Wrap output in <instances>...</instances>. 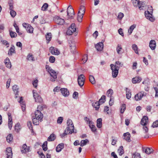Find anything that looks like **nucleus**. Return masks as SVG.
<instances>
[{
  "instance_id": "39448f33",
  "label": "nucleus",
  "mask_w": 158,
  "mask_h": 158,
  "mask_svg": "<svg viewBox=\"0 0 158 158\" xmlns=\"http://www.w3.org/2000/svg\"><path fill=\"white\" fill-rule=\"evenodd\" d=\"M112 70V75L113 77H116L118 74L119 67L116 65L111 64L110 65Z\"/></svg>"
},
{
  "instance_id": "e433bc0d",
  "label": "nucleus",
  "mask_w": 158,
  "mask_h": 158,
  "mask_svg": "<svg viewBox=\"0 0 158 158\" xmlns=\"http://www.w3.org/2000/svg\"><path fill=\"white\" fill-rule=\"evenodd\" d=\"M89 142V141L88 139H86L84 140H82L80 143V146H83L84 145H86L87 143H88Z\"/></svg>"
},
{
  "instance_id": "4be33fe9",
  "label": "nucleus",
  "mask_w": 158,
  "mask_h": 158,
  "mask_svg": "<svg viewBox=\"0 0 158 158\" xmlns=\"http://www.w3.org/2000/svg\"><path fill=\"white\" fill-rule=\"evenodd\" d=\"M143 151L147 154H150L153 151V150L151 148H143Z\"/></svg>"
},
{
  "instance_id": "ddd939ff",
  "label": "nucleus",
  "mask_w": 158,
  "mask_h": 158,
  "mask_svg": "<svg viewBox=\"0 0 158 158\" xmlns=\"http://www.w3.org/2000/svg\"><path fill=\"white\" fill-rule=\"evenodd\" d=\"M35 117L38 119V120L41 121L43 118V115L39 110H37L35 112Z\"/></svg>"
},
{
  "instance_id": "423d86ee",
  "label": "nucleus",
  "mask_w": 158,
  "mask_h": 158,
  "mask_svg": "<svg viewBox=\"0 0 158 158\" xmlns=\"http://www.w3.org/2000/svg\"><path fill=\"white\" fill-rule=\"evenodd\" d=\"M132 2L133 6L136 7L138 6L140 10L143 9V3H140L139 0H131Z\"/></svg>"
},
{
  "instance_id": "338daca9",
  "label": "nucleus",
  "mask_w": 158,
  "mask_h": 158,
  "mask_svg": "<svg viewBox=\"0 0 158 158\" xmlns=\"http://www.w3.org/2000/svg\"><path fill=\"white\" fill-rule=\"evenodd\" d=\"M14 26L16 30V32H18V31L19 30L18 26L17 25V24L16 23H14Z\"/></svg>"
},
{
  "instance_id": "603ef678",
  "label": "nucleus",
  "mask_w": 158,
  "mask_h": 158,
  "mask_svg": "<svg viewBox=\"0 0 158 158\" xmlns=\"http://www.w3.org/2000/svg\"><path fill=\"white\" fill-rule=\"evenodd\" d=\"M83 15L81 14H79V13H78L77 20L78 22H81L82 21Z\"/></svg>"
},
{
  "instance_id": "2eb2a0df",
  "label": "nucleus",
  "mask_w": 158,
  "mask_h": 158,
  "mask_svg": "<svg viewBox=\"0 0 158 158\" xmlns=\"http://www.w3.org/2000/svg\"><path fill=\"white\" fill-rule=\"evenodd\" d=\"M49 50L51 53L53 55H58L60 53L59 51L57 48L54 47H50Z\"/></svg>"
},
{
  "instance_id": "de8ad7c7",
  "label": "nucleus",
  "mask_w": 158,
  "mask_h": 158,
  "mask_svg": "<svg viewBox=\"0 0 158 158\" xmlns=\"http://www.w3.org/2000/svg\"><path fill=\"white\" fill-rule=\"evenodd\" d=\"M48 7V4L47 3H45L41 7V10L43 11L46 10Z\"/></svg>"
},
{
  "instance_id": "f257e3e1",
  "label": "nucleus",
  "mask_w": 158,
  "mask_h": 158,
  "mask_svg": "<svg viewBox=\"0 0 158 158\" xmlns=\"http://www.w3.org/2000/svg\"><path fill=\"white\" fill-rule=\"evenodd\" d=\"M152 12L153 8L151 6L149 7L147 11L145 12V17L147 19H149L152 22H153L154 20V19L152 17Z\"/></svg>"
},
{
  "instance_id": "9b49d317",
  "label": "nucleus",
  "mask_w": 158,
  "mask_h": 158,
  "mask_svg": "<svg viewBox=\"0 0 158 158\" xmlns=\"http://www.w3.org/2000/svg\"><path fill=\"white\" fill-rule=\"evenodd\" d=\"M54 20L56 23L60 25H63L65 22L63 19H62L60 17L57 16H55L54 17Z\"/></svg>"
},
{
  "instance_id": "72a5a7b5",
  "label": "nucleus",
  "mask_w": 158,
  "mask_h": 158,
  "mask_svg": "<svg viewBox=\"0 0 158 158\" xmlns=\"http://www.w3.org/2000/svg\"><path fill=\"white\" fill-rule=\"evenodd\" d=\"M100 103L99 102H94L92 103V106L95 108L96 110H98L99 108Z\"/></svg>"
},
{
  "instance_id": "8fccbe9b",
  "label": "nucleus",
  "mask_w": 158,
  "mask_h": 158,
  "mask_svg": "<svg viewBox=\"0 0 158 158\" xmlns=\"http://www.w3.org/2000/svg\"><path fill=\"white\" fill-rule=\"evenodd\" d=\"M126 109V105L125 104H123L122 105L121 109L120 112L121 113H123Z\"/></svg>"
},
{
  "instance_id": "2f4dec72",
  "label": "nucleus",
  "mask_w": 158,
  "mask_h": 158,
  "mask_svg": "<svg viewBox=\"0 0 158 158\" xmlns=\"http://www.w3.org/2000/svg\"><path fill=\"white\" fill-rule=\"evenodd\" d=\"M102 119L101 118H98L97 121V127L99 128H101L102 127Z\"/></svg>"
},
{
  "instance_id": "0eeeda50",
  "label": "nucleus",
  "mask_w": 158,
  "mask_h": 158,
  "mask_svg": "<svg viewBox=\"0 0 158 158\" xmlns=\"http://www.w3.org/2000/svg\"><path fill=\"white\" fill-rule=\"evenodd\" d=\"M67 15L69 19L73 18L74 15V10L71 6H69L67 10Z\"/></svg>"
},
{
  "instance_id": "b1692460",
  "label": "nucleus",
  "mask_w": 158,
  "mask_h": 158,
  "mask_svg": "<svg viewBox=\"0 0 158 158\" xmlns=\"http://www.w3.org/2000/svg\"><path fill=\"white\" fill-rule=\"evenodd\" d=\"M15 53V48L14 46L12 45L9 50L8 54L9 56H11L13 53Z\"/></svg>"
},
{
  "instance_id": "69168bd1",
  "label": "nucleus",
  "mask_w": 158,
  "mask_h": 158,
  "mask_svg": "<svg viewBox=\"0 0 158 158\" xmlns=\"http://www.w3.org/2000/svg\"><path fill=\"white\" fill-rule=\"evenodd\" d=\"M63 120V118L62 117H59L58 118L57 122L59 123H61Z\"/></svg>"
},
{
  "instance_id": "bf43d9fd",
  "label": "nucleus",
  "mask_w": 158,
  "mask_h": 158,
  "mask_svg": "<svg viewBox=\"0 0 158 158\" xmlns=\"http://www.w3.org/2000/svg\"><path fill=\"white\" fill-rule=\"evenodd\" d=\"M38 80L36 79L34 80L32 83L33 86L35 88H36L38 86Z\"/></svg>"
},
{
  "instance_id": "ea45409f",
  "label": "nucleus",
  "mask_w": 158,
  "mask_h": 158,
  "mask_svg": "<svg viewBox=\"0 0 158 158\" xmlns=\"http://www.w3.org/2000/svg\"><path fill=\"white\" fill-rule=\"evenodd\" d=\"M13 139V137L11 134H10L7 135L6 137L7 141L8 143H10Z\"/></svg>"
},
{
  "instance_id": "f704fd0d",
  "label": "nucleus",
  "mask_w": 158,
  "mask_h": 158,
  "mask_svg": "<svg viewBox=\"0 0 158 158\" xmlns=\"http://www.w3.org/2000/svg\"><path fill=\"white\" fill-rule=\"evenodd\" d=\"M136 27V25L135 24H133L131 25L129 28L128 30V33L129 34V35H131L133 30Z\"/></svg>"
},
{
  "instance_id": "6e6d98bb",
  "label": "nucleus",
  "mask_w": 158,
  "mask_h": 158,
  "mask_svg": "<svg viewBox=\"0 0 158 158\" xmlns=\"http://www.w3.org/2000/svg\"><path fill=\"white\" fill-rule=\"evenodd\" d=\"M10 14L11 17L13 18H14L16 14V12L14 10H11L10 11Z\"/></svg>"
},
{
  "instance_id": "37998d69",
  "label": "nucleus",
  "mask_w": 158,
  "mask_h": 158,
  "mask_svg": "<svg viewBox=\"0 0 158 158\" xmlns=\"http://www.w3.org/2000/svg\"><path fill=\"white\" fill-rule=\"evenodd\" d=\"M21 129V126L20 123H17L15 126V130L17 132H18Z\"/></svg>"
},
{
  "instance_id": "4c0bfd02",
  "label": "nucleus",
  "mask_w": 158,
  "mask_h": 158,
  "mask_svg": "<svg viewBox=\"0 0 158 158\" xmlns=\"http://www.w3.org/2000/svg\"><path fill=\"white\" fill-rule=\"evenodd\" d=\"M132 48L136 54H139L138 51V47L135 44H133L132 45Z\"/></svg>"
},
{
  "instance_id": "7ed1b4c3",
  "label": "nucleus",
  "mask_w": 158,
  "mask_h": 158,
  "mask_svg": "<svg viewBox=\"0 0 158 158\" xmlns=\"http://www.w3.org/2000/svg\"><path fill=\"white\" fill-rule=\"evenodd\" d=\"M76 28L75 27V24L74 23H72L71 25L69 27L66 32V34L68 35H71L73 33L75 34V35H77L76 32Z\"/></svg>"
},
{
  "instance_id": "e2e57ef3",
  "label": "nucleus",
  "mask_w": 158,
  "mask_h": 158,
  "mask_svg": "<svg viewBox=\"0 0 158 158\" xmlns=\"http://www.w3.org/2000/svg\"><path fill=\"white\" fill-rule=\"evenodd\" d=\"M11 81V79H9L8 80L7 82H6V87L7 88H8L10 86V82Z\"/></svg>"
},
{
  "instance_id": "6e6552de",
  "label": "nucleus",
  "mask_w": 158,
  "mask_h": 158,
  "mask_svg": "<svg viewBox=\"0 0 158 158\" xmlns=\"http://www.w3.org/2000/svg\"><path fill=\"white\" fill-rule=\"evenodd\" d=\"M147 94V93L143 91H142L136 94L135 97V99L136 101L140 100L143 97H145Z\"/></svg>"
},
{
  "instance_id": "f3484780",
  "label": "nucleus",
  "mask_w": 158,
  "mask_h": 158,
  "mask_svg": "<svg viewBox=\"0 0 158 158\" xmlns=\"http://www.w3.org/2000/svg\"><path fill=\"white\" fill-rule=\"evenodd\" d=\"M148 122V118L147 116H144L142 118L140 124L143 126H146L147 122Z\"/></svg>"
},
{
  "instance_id": "1a4fd4ad",
  "label": "nucleus",
  "mask_w": 158,
  "mask_h": 158,
  "mask_svg": "<svg viewBox=\"0 0 158 158\" xmlns=\"http://www.w3.org/2000/svg\"><path fill=\"white\" fill-rule=\"evenodd\" d=\"M35 90H33V97L35 99V102L39 103H42L43 102V99L40 96L39 94L35 92Z\"/></svg>"
},
{
  "instance_id": "9d476101",
  "label": "nucleus",
  "mask_w": 158,
  "mask_h": 158,
  "mask_svg": "<svg viewBox=\"0 0 158 158\" xmlns=\"http://www.w3.org/2000/svg\"><path fill=\"white\" fill-rule=\"evenodd\" d=\"M77 81L80 87H82L84 85L85 82V76L83 74H81L78 76Z\"/></svg>"
},
{
  "instance_id": "a878e982",
  "label": "nucleus",
  "mask_w": 158,
  "mask_h": 158,
  "mask_svg": "<svg viewBox=\"0 0 158 158\" xmlns=\"http://www.w3.org/2000/svg\"><path fill=\"white\" fill-rule=\"evenodd\" d=\"M4 63L5 64L7 67L9 68H10L11 67V65L9 60L8 58H6L4 61Z\"/></svg>"
},
{
  "instance_id": "473e14b6",
  "label": "nucleus",
  "mask_w": 158,
  "mask_h": 158,
  "mask_svg": "<svg viewBox=\"0 0 158 158\" xmlns=\"http://www.w3.org/2000/svg\"><path fill=\"white\" fill-rule=\"evenodd\" d=\"M56 138V136L53 134H51L48 137V140L49 141H52L54 140Z\"/></svg>"
},
{
  "instance_id": "79ce46f5",
  "label": "nucleus",
  "mask_w": 158,
  "mask_h": 158,
  "mask_svg": "<svg viewBox=\"0 0 158 158\" xmlns=\"http://www.w3.org/2000/svg\"><path fill=\"white\" fill-rule=\"evenodd\" d=\"M52 37V34L51 33H48L46 35V38L47 40L49 41L51 40Z\"/></svg>"
},
{
  "instance_id": "c03bdc74",
  "label": "nucleus",
  "mask_w": 158,
  "mask_h": 158,
  "mask_svg": "<svg viewBox=\"0 0 158 158\" xmlns=\"http://www.w3.org/2000/svg\"><path fill=\"white\" fill-rule=\"evenodd\" d=\"M38 119L34 117L32 118V121L33 124L35 125H38L39 124V122Z\"/></svg>"
},
{
  "instance_id": "4d7b16f0",
  "label": "nucleus",
  "mask_w": 158,
  "mask_h": 158,
  "mask_svg": "<svg viewBox=\"0 0 158 158\" xmlns=\"http://www.w3.org/2000/svg\"><path fill=\"white\" fill-rule=\"evenodd\" d=\"M124 14L121 12H120L118 14V18L119 20H121L123 17H124Z\"/></svg>"
},
{
  "instance_id": "a19ab883",
  "label": "nucleus",
  "mask_w": 158,
  "mask_h": 158,
  "mask_svg": "<svg viewBox=\"0 0 158 158\" xmlns=\"http://www.w3.org/2000/svg\"><path fill=\"white\" fill-rule=\"evenodd\" d=\"M27 58L29 60L34 61L35 59L33 56L31 54L29 53L27 56Z\"/></svg>"
},
{
  "instance_id": "774afa93",
  "label": "nucleus",
  "mask_w": 158,
  "mask_h": 158,
  "mask_svg": "<svg viewBox=\"0 0 158 158\" xmlns=\"http://www.w3.org/2000/svg\"><path fill=\"white\" fill-rule=\"evenodd\" d=\"M78 96V93L77 92H74L73 94V97L74 98H76Z\"/></svg>"
},
{
  "instance_id": "c9c22d12",
  "label": "nucleus",
  "mask_w": 158,
  "mask_h": 158,
  "mask_svg": "<svg viewBox=\"0 0 158 158\" xmlns=\"http://www.w3.org/2000/svg\"><path fill=\"white\" fill-rule=\"evenodd\" d=\"M89 80L92 84H95L96 81L95 80L94 77L93 76L90 75L89 76Z\"/></svg>"
},
{
  "instance_id": "4468645a",
  "label": "nucleus",
  "mask_w": 158,
  "mask_h": 158,
  "mask_svg": "<svg viewBox=\"0 0 158 158\" xmlns=\"http://www.w3.org/2000/svg\"><path fill=\"white\" fill-rule=\"evenodd\" d=\"M6 153L7 156V158H12V152L11 148L9 147L6 149Z\"/></svg>"
},
{
  "instance_id": "bb28decb",
  "label": "nucleus",
  "mask_w": 158,
  "mask_h": 158,
  "mask_svg": "<svg viewBox=\"0 0 158 158\" xmlns=\"http://www.w3.org/2000/svg\"><path fill=\"white\" fill-rule=\"evenodd\" d=\"M85 7L84 6H80L79 9V11L78 12V13L79 14H81L82 15H84L85 13Z\"/></svg>"
},
{
  "instance_id": "09e8293b",
  "label": "nucleus",
  "mask_w": 158,
  "mask_h": 158,
  "mask_svg": "<svg viewBox=\"0 0 158 158\" xmlns=\"http://www.w3.org/2000/svg\"><path fill=\"white\" fill-rule=\"evenodd\" d=\"M106 98V96L104 95H103L102 96L101 98L99 100V103L102 104L105 101V99Z\"/></svg>"
},
{
  "instance_id": "dca6fc26",
  "label": "nucleus",
  "mask_w": 158,
  "mask_h": 158,
  "mask_svg": "<svg viewBox=\"0 0 158 158\" xmlns=\"http://www.w3.org/2000/svg\"><path fill=\"white\" fill-rule=\"evenodd\" d=\"M60 90L61 94L64 96H68L69 94V90L66 88H62Z\"/></svg>"
},
{
  "instance_id": "393cba45",
  "label": "nucleus",
  "mask_w": 158,
  "mask_h": 158,
  "mask_svg": "<svg viewBox=\"0 0 158 158\" xmlns=\"http://www.w3.org/2000/svg\"><path fill=\"white\" fill-rule=\"evenodd\" d=\"M123 136L125 137L124 139L127 141L130 142L131 141L130 139L131 135L128 132L124 133Z\"/></svg>"
},
{
  "instance_id": "13d9d810",
  "label": "nucleus",
  "mask_w": 158,
  "mask_h": 158,
  "mask_svg": "<svg viewBox=\"0 0 158 158\" xmlns=\"http://www.w3.org/2000/svg\"><path fill=\"white\" fill-rule=\"evenodd\" d=\"M69 44L70 47L71 48H73L74 49H75V45L74 42L71 41V43H69Z\"/></svg>"
},
{
  "instance_id": "49530a36",
  "label": "nucleus",
  "mask_w": 158,
  "mask_h": 158,
  "mask_svg": "<svg viewBox=\"0 0 158 158\" xmlns=\"http://www.w3.org/2000/svg\"><path fill=\"white\" fill-rule=\"evenodd\" d=\"M113 90L111 89H109L107 92V96L108 97H111L112 95L113 94Z\"/></svg>"
},
{
  "instance_id": "7c9ffc66",
  "label": "nucleus",
  "mask_w": 158,
  "mask_h": 158,
  "mask_svg": "<svg viewBox=\"0 0 158 158\" xmlns=\"http://www.w3.org/2000/svg\"><path fill=\"white\" fill-rule=\"evenodd\" d=\"M118 152L120 156H122L124 153L123 147L121 146L118 150Z\"/></svg>"
},
{
  "instance_id": "3c124183",
  "label": "nucleus",
  "mask_w": 158,
  "mask_h": 158,
  "mask_svg": "<svg viewBox=\"0 0 158 158\" xmlns=\"http://www.w3.org/2000/svg\"><path fill=\"white\" fill-rule=\"evenodd\" d=\"M27 125L29 129L31 131V132H33V131L32 129V124L31 122V121L28 122Z\"/></svg>"
},
{
  "instance_id": "20e7f679",
  "label": "nucleus",
  "mask_w": 158,
  "mask_h": 158,
  "mask_svg": "<svg viewBox=\"0 0 158 158\" xmlns=\"http://www.w3.org/2000/svg\"><path fill=\"white\" fill-rule=\"evenodd\" d=\"M68 127L66 128V130L68 133L71 134L74 131V126L72 120L68 119L67 121Z\"/></svg>"
},
{
  "instance_id": "c756f323",
  "label": "nucleus",
  "mask_w": 158,
  "mask_h": 158,
  "mask_svg": "<svg viewBox=\"0 0 158 158\" xmlns=\"http://www.w3.org/2000/svg\"><path fill=\"white\" fill-rule=\"evenodd\" d=\"M122 48L120 44H118L116 48V51L118 54H121L123 53L122 52Z\"/></svg>"
},
{
  "instance_id": "412c9836",
  "label": "nucleus",
  "mask_w": 158,
  "mask_h": 158,
  "mask_svg": "<svg viewBox=\"0 0 158 158\" xmlns=\"http://www.w3.org/2000/svg\"><path fill=\"white\" fill-rule=\"evenodd\" d=\"M89 126L93 132L95 133L96 132V128L95 126L93 125V123L92 122H89Z\"/></svg>"
},
{
  "instance_id": "0e129e2a",
  "label": "nucleus",
  "mask_w": 158,
  "mask_h": 158,
  "mask_svg": "<svg viewBox=\"0 0 158 158\" xmlns=\"http://www.w3.org/2000/svg\"><path fill=\"white\" fill-rule=\"evenodd\" d=\"M2 44L5 45L7 47H8L9 46V44L8 42L6 40H3Z\"/></svg>"
},
{
  "instance_id": "864d4df0",
  "label": "nucleus",
  "mask_w": 158,
  "mask_h": 158,
  "mask_svg": "<svg viewBox=\"0 0 158 158\" xmlns=\"http://www.w3.org/2000/svg\"><path fill=\"white\" fill-rule=\"evenodd\" d=\"M10 34L11 38H14L16 37L17 35V34L15 32L12 31H10Z\"/></svg>"
},
{
  "instance_id": "aec40b11",
  "label": "nucleus",
  "mask_w": 158,
  "mask_h": 158,
  "mask_svg": "<svg viewBox=\"0 0 158 158\" xmlns=\"http://www.w3.org/2000/svg\"><path fill=\"white\" fill-rule=\"evenodd\" d=\"M149 46L152 50H154L156 46V41L154 40H151L150 42Z\"/></svg>"
},
{
  "instance_id": "a18cd8bd",
  "label": "nucleus",
  "mask_w": 158,
  "mask_h": 158,
  "mask_svg": "<svg viewBox=\"0 0 158 158\" xmlns=\"http://www.w3.org/2000/svg\"><path fill=\"white\" fill-rule=\"evenodd\" d=\"M47 141H45L42 145L43 149L44 151H46L47 150Z\"/></svg>"
},
{
  "instance_id": "680f3d73",
  "label": "nucleus",
  "mask_w": 158,
  "mask_h": 158,
  "mask_svg": "<svg viewBox=\"0 0 158 158\" xmlns=\"http://www.w3.org/2000/svg\"><path fill=\"white\" fill-rule=\"evenodd\" d=\"M152 126L153 127H158V120L156 121L153 123Z\"/></svg>"
},
{
  "instance_id": "6ab92c4d",
  "label": "nucleus",
  "mask_w": 158,
  "mask_h": 158,
  "mask_svg": "<svg viewBox=\"0 0 158 158\" xmlns=\"http://www.w3.org/2000/svg\"><path fill=\"white\" fill-rule=\"evenodd\" d=\"M96 48L98 51H102L103 47V44L102 42H99L95 46Z\"/></svg>"
},
{
  "instance_id": "a211bd4d",
  "label": "nucleus",
  "mask_w": 158,
  "mask_h": 158,
  "mask_svg": "<svg viewBox=\"0 0 158 158\" xmlns=\"http://www.w3.org/2000/svg\"><path fill=\"white\" fill-rule=\"evenodd\" d=\"M29 147H27L26 144H24L22 147L21 151L23 153H26L29 151Z\"/></svg>"
},
{
  "instance_id": "58836bf2",
  "label": "nucleus",
  "mask_w": 158,
  "mask_h": 158,
  "mask_svg": "<svg viewBox=\"0 0 158 158\" xmlns=\"http://www.w3.org/2000/svg\"><path fill=\"white\" fill-rule=\"evenodd\" d=\"M126 97L128 99H129L131 96V94L130 90L126 88Z\"/></svg>"
},
{
  "instance_id": "f03ea898",
  "label": "nucleus",
  "mask_w": 158,
  "mask_h": 158,
  "mask_svg": "<svg viewBox=\"0 0 158 158\" xmlns=\"http://www.w3.org/2000/svg\"><path fill=\"white\" fill-rule=\"evenodd\" d=\"M46 69L48 72L50 73V75L53 78V79H51L52 81H54L55 79L57 77V75L56 72L52 69L48 65H46Z\"/></svg>"
},
{
  "instance_id": "cd10ccee",
  "label": "nucleus",
  "mask_w": 158,
  "mask_h": 158,
  "mask_svg": "<svg viewBox=\"0 0 158 158\" xmlns=\"http://www.w3.org/2000/svg\"><path fill=\"white\" fill-rule=\"evenodd\" d=\"M12 89L13 91L14 92V94H15V95H18L19 88L18 86L15 85L13 86L12 87Z\"/></svg>"
},
{
  "instance_id": "052dcab7",
  "label": "nucleus",
  "mask_w": 158,
  "mask_h": 158,
  "mask_svg": "<svg viewBox=\"0 0 158 158\" xmlns=\"http://www.w3.org/2000/svg\"><path fill=\"white\" fill-rule=\"evenodd\" d=\"M49 61L50 62L52 63L54 62L55 61V58L53 56H50L49 57Z\"/></svg>"
},
{
  "instance_id": "5701e85b",
  "label": "nucleus",
  "mask_w": 158,
  "mask_h": 158,
  "mask_svg": "<svg viewBox=\"0 0 158 158\" xmlns=\"http://www.w3.org/2000/svg\"><path fill=\"white\" fill-rule=\"evenodd\" d=\"M141 78L139 76H137L133 78L132 79V83L134 84L139 83L141 81Z\"/></svg>"
},
{
  "instance_id": "f8f14e48",
  "label": "nucleus",
  "mask_w": 158,
  "mask_h": 158,
  "mask_svg": "<svg viewBox=\"0 0 158 158\" xmlns=\"http://www.w3.org/2000/svg\"><path fill=\"white\" fill-rule=\"evenodd\" d=\"M23 25L26 29L28 32L32 33L33 31V28L29 24L24 23L23 24Z\"/></svg>"
},
{
  "instance_id": "c85d7f7f",
  "label": "nucleus",
  "mask_w": 158,
  "mask_h": 158,
  "mask_svg": "<svg viewBox=\"0 0 158 158\" xmlns=\"http://www.w3.org/2000/svg\"><path fill=\"white\" fill-rule=\"evenodd\" d=\"M64 147V144L60 143L56 147V151L57 152H60Z\"/></svg>"
},
{
  "instance_id": "5fc2aeb1",
  "label": "nucleus",
  "mask_w": 158,
  "mask_h": 158,
  "mask_svg": "<svg viewBox=\"0 0 158 158\" xmlns=\"http://www.w3.org/2000/svg\"><path fill=\"white\" fill-rule=\"evenodd\" d=\"M114 98L113 97H110V99L109 102V105L110 106H112L114 103Z\"/></svg>"
}]
</instances>
